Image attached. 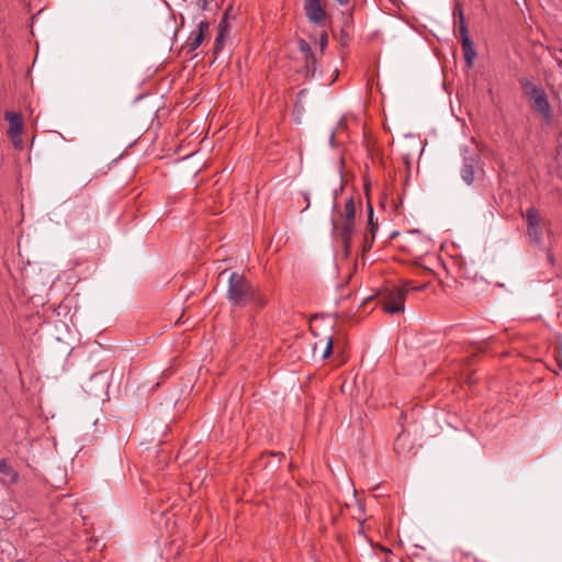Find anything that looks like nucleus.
Masks as SVG:
<instances>
[{
	"mask_svg": "<svg viewBox=\"0 0 562 562\" xmlns=\"http://www.w3.org/2000/svg\"><path fill=\"white\" fill-rule=\"evenodd\" d=\"M226 296L234 306L255 304L262 307L266 304V300L259 289L254 286L244 274L237 271L232 272L228 278Z\"/></svg>",
	"mask_w": 562,
	"mask_h": 562,
	"instance_id": "1",
	"label": "nucleus"
},
{
	"mask_svg": "<svg viewBox=\"0 0 562 562\" xmlns=\"http://www.w3.org/2000/svg\"><path fill=\"white\" fill-rule=\"evenodd\" d=\"M333 233L340 240L346 254H349L356 234V206L352 196L345 202L344 209L338 211L331 220Z\"/></svg>",
	"mask_w": 562,
	"mask_h": 562,
	"instance_id": "2",
	"label": "nucleus"
},
{
	"mask_svg": "<svg viewBox=\"0 0 562 562\" xmlns=\"http://www.w3.org/2000/svg\"><path fill=\"white\" fill-rule=\"evenodd\" d=\"M520 87L526 97L533 101V106L546 123L553 120V112L544 89L535 85L526 77L519 79Z\"/></svg>",
	"mask_w": 562,
	"mask_h": 562,
	"instance_id": "3",
	"label": "nucleus"
},
{
	"mask_svg": "<svg viewBox=\"0 0 562 562\" xmlns=\"http://www.w3.org/2000/svg\"><path fill=\"white\" fill-rule=\"evenodd\" d=\"M522 216L527 221L528 237L533 244L541 246L543 244V231L546 223L539 211L535 206H530Z\"/></svg>",
	"mask_w": 562,
	"mask_h": 562,
	"instance_id": "4",
	"label": "nucleus"
},
{
	"mask_svg": "<svg viewBox=\"0 0 562 562\" xmlns=\"http://www.w3.org/2000/svg\"><path fill=\"white\" fill-rule=\"evenodd\" d=\"M407 293L408 289L406 286H398L390 290L383 296V310L389 314H396L403 312Z\"/></svg>",
	"mask_w": 562,
	"mask_h": 562,
	"instance_id": "5",
	"label": "nucleus"
},
{
	"mask_svg": "<svg viewBox=\"0 0 562 562\" xmlns=\"http://www.w3.org/2000/svg\"><path fill=\"white\" fill-rule=\"evenodd\" d=\"M4 120L9 122V128L7 131L8 137L12 142L14 148L22 149L23 140V119L22 115L18 112L7 111L4 113Z\"/></svg>",
	"mask_w": 562,
	"mask_h": 562,
	"instance_id": "6",
	"label": "nucleus"
},
{
	"mask_svg": "<svg viewBox=\"0 0 562 562\" xmlns=\"http://www.w3.org/2000/svg\"><path fill=\"white\" fill-rule=\"evenodd\" d=\"M209 29L210 22L206 18L199 20L196 30H193L186 41L184 47L188 53L194 52L202 45L207 37Z\"/></svg>",
	"mask_w": 562,
	"mask_h": 562,
	"instance_id": "7",
	"label": "nucleus"
},
{
	"mask_svg": "<svg viewBox=\"0 0 562 562\" xmlns=\"http://www.w3.org/2000/svg\"><path fill=\"white\" fill-rule=\"evenodd\" d=\"M304 11L310 22L323 25L326 18V12L322 5V0H305Z\"/></svg>",
	"mask_w": 562,
	"mask_h": 562,
	"instance_id": "8",
	"label": "nucleus"
},
{
	"mask_svg": "<svg viewBox=\"0 0 562 562\" xmlns=\"http://www.w3.org/2000/svg\"><path fill=\"white\" fill-rule=\"evenodd\" d=\"M476 162V159L474 157H464L463 159V166L461 168V177L462 180L467 184H472L474 181V165Z\"/></svg>",
	"mask_w": 562,
	"mask_h": 562,
	"instance_id": "9",
	"label": "nucleus"
},
{
	"mask_svg": "<svg viewBox=\"0 0 562 562\" xmlns=\"http://www.w3.org/2000/svg\"><path fill=\"white\" fill-rule=\"evenodd\" d=\"M461 46H462L463 56H464V60L467 63V66L468 67H472L473 63H474V59L476 57V52H475L473 42L472 41L471 42L463 41Z\"/></svg>",
	"mask_w": 562,
	"mask_h": 562,
	"instance_id": "10",
	"label": "nucleus"
},
{
	"mask_svg": "<svg viewBox=\"0 0 562 562\" xmlns=\"http://www.w3.org/2000/svg\"><path fill=\"white\" fill-rule=\"evenodd\" d=\"M0 474L9 476L11 483H15L19 479V473L10 465L7 459L0 460Z\"/></svg>",
	"mask_w": 562,
	"mask_h": 562,
	"instance_id": "11",
	"label": "nucleus"
},
{
	"mask_svg": "<svg viewBox=\"0 0 562 562\" xmlns=\"http://www.w3.org/2000/svg\"><path fill=\"white\" fill-rule=\"evenodd\" d=\"M192 3L201 11L215 13L218 9L216 0H192Z\"/></svg>",
	"mask_w": 562,
	"mask_h": 562,
	"instance_id": "12",
	"label": "nucleus"
},
{
	"mask_svg": "<svg viewBox=\"0 0 562 562\" xmlns=\"http://www.w3.org/2000/svg\"><path fill=\"white\" fill-rule=\"evenodd\" d=\"M304 63H305L304 69H303L304 76L306 78L313 77L315 74L316 64H317V60H316L314 54H311L307 57H305Z\"/></svg>",
	"mask_w": 562,
	"mask_h": 562,
	"instance_id": "13",
	"label": "nucleus"
},
{
	"mask_svg": "<svg viewBox=\"0 0 562 562\" xmlns=\"http://www.w3.org/2000/svg\"><path fill=\"white\" fill-rule=\"evenodd\" d=\"M404 438H405L404 434L398 435L396 438V441L394 443V449L397 454L406 456L413 447L412 442H401Z\"/></svg>",
	"mask_w": 562,
	"mask_h": 562,
	"instance_id": "14",
	"label": "nucleus"
},
{
	"mask_svg": "<svg viewBox=\"0 0 562 562\" xmlns=\"http://www.w3.org/2000/svg\"><path fill=\"white\" fill-rule=\"evenodd\" d=\"M368 225L370 229V235L372 239H374L375 232L378 229V224L373 222V207L370 203L368 204Z\"/></svg>",
	"mask_w": 562,
	"mask_h": 562,
	"instance_id": "15",
	"label": "nucleus"
},
{
	"mask_svg": "<svg viewBox=\"0 0 562 562\" xmlns=\"http://www.w3.org/2000/svg\"><path fill=\"white\" fill-rule=\"evenodd\" d=\"M224 36H225V30L221 29L215 38L214 48H213L214 54H217L223 48Z\"/></svg>",
	"mask_w": 562,
	"mask_h": 562,
	"instance_id": "16",
	"label": "nucleus"
},
{
	"mask_svg": "<svg viewBox=\"0 0 562 562\" xmlns=\"http://www.w3.org/2000/svg\"><path fill=\"white\" fill-rule=\"evenodd\" d=\"M297 44H299V49L303 54L304 58L307 57L308 55L313 54L310 44L305 40L301 38Z\"/></svg>",
	"mask_w": 562,
	"mask_h": 562,
	"instance_id": "17",
	"label": "nucleus"
},
{
	"mask_svg": "<svg viewBox=\"0 0 562 562\" xmlns=\"http://www.w3.org/2000/svg\"><path fill=\"white\" fill-rule=\"evenodd\" d=\"M333 348H334V341H333V338L331 337H328L327 339V344H326V348L323 352V358L324 359H327L331 356L333 353Z\"/></svg>",
	"mask_w": 562,
	"mask_h": 562,
	"instance_id": "18",
	"label": "nucleus"
},
{
	"mask_svg": "<svg viewBox=\"0 0 562 562\" xmlns=\"http://www.w3.org/2000/svg\"><path fill=\"white\" fill-rule=\"evenodd\" d=\"M459 32H460V42H461V44L463 43V41L471 42V38L469 36V31H468V26L467 25H460Z\"/></svg>",
	"mask_w": 562,
	"mask_h": 562,
	"instance_id": "19",
	"label": "nucleus"
},
{
	"mask_svg": "<svg viewBox=\"0 0 562 562\" xmlns=\"http://www.w3.org/2000/svg\"><path fill=\"white\" fill-rule=\"evenodd\" d=\"M463 15H464V13H463L462 5L460 3H456L454 8H453V18L457 20V19L462 18Z\"/></svg>",
	"mask_w": 562,
	"mask_h": 562,
	"instance_id": "20",
	"label": "nucleus"
},
{
	"mask_svg": "<svg viewBox=\"0 0 562 562\" xmlns=\"http://www.w3.org/2000/svg\"><path fill=\"white\" fill-rule=\"evenodd\" d=\"M403 286H406L408 290L412 289V290H415V291H424L427 286V284H422V285H418V286H414L412 284L411 281L406 282Z\"/></svg>",
	"mask_w": 562,
	"mask_h": 562,
	"instance_id": "21",
	"label": "nucleus"
},
{
	"mask_svg": "<svg viewBox=\"0 0 562 562\" xmlns=\"http://www.w3.org/2000/svg\"><path fill=\"white\" fill-rule=\"evenodd\" d=\"M327 43H328V36H327V33H323L319 37V46H321V49L324 50L325 47L327 46Z\"/></svg>",
	"mask_w": 562,
	"mask_h": 562,
	"instance_id": "22",
	"label": "nucleus"
},
{
	"mask_svg": "<svg viewBox=\"0 0 562 562\" xmlns=\"http://www.w3.org/2000/svg\"><path fill=\"white\" fill-rule=\"evenodd\" d=\"M373 241H374V239H372V237L369 239V237L366 235L364 236L363 251L370 249L372 247Z\"/></svg>",
	"mask_w": 562,
	"mask_h": 562,
	"instance_id": "23",
	"label": "nucleus"
},
{
	"mask_svg": "<svg viewBox=\"0 0 562 562\" xmlns=\"http://www.w3.org/2000/svg\"><path fill=\"white\" fill-rule=\"evenodd\" d=\"M3 546L5 548H2V553L4 552V550H7L8 551V557H10L11 553L14 552L13 546L10 542H4Z\"/></svg>",
	"mask_w": 562,
	"mask_h": 562,
	"instance_id": "24",
	"label": "nucleus"
},
{
	"mask_svg": "<svg viewBox=\"0 0 562 562\" xmlns=\"http://www.w3.org/2000/svg\"><path fill=\"white\" fill-rule=\"evenodd\" d=\"M458 21H459V26L460 25H467L464 15L462 18L458 19Z\"/></svg>",
	"mask_w": 562,
	"mask_h": 562,
	"instance_id": "25",
	"label": "nucleus"
},
{
	"mask_svg": "<svg viewBox=\"0 0 562 562\" xmlns=\"http://www.w3.org/2000/svg\"><path fill=\"white\" fill-rule=\"evenodd\" d=\"M548 259H549V261H550V263H551V265H553V263H554L553 255H552L550 251H548Z\"/></svg>",
	"mask_w": 562,
	"mask_h": 562,
	"instance_id": "26",
	"label": "nucleus"
},
{
	"mask_svg": "<svg viewBox=\"0 0 562 562\" xmlns=\"http://www.w3.org/2000/svg\"><path fill=\"white\" fill-rule=\"evenodd\" d=\"M91 180H92V177H89L87 179L81 180L80 182H82L83 186H87Z\"/></svg>",
	"mask_w": 562,
	"mask_h": 562,
	"instance_id": "27",
	"label": "nucleus"
},
{
	"mask_svg": "<svg viewBox=\"0 0 562 562\" xmlns=\"http://www.w3.org/2000/svg\"><path fill=\"white\" fill-rule=\"evenodd\" d=\"M339 4H346L349 0H336Z\"/></svg>",
	"mask_w": 562,
	"mask_h": 562,
	"instance_id": "28",
	"label": "nucleus"
},
{
	"mask_svg": "<svg viewBox=\"0 0 562 562\" xmlns=\"http://www.w3.org/2000/svg\"><path fill=\"white\" fill-rule=\"evenodd\" d=\"M381 550H382L384 553H386V554L391 553V550H390V549L381 548Z\"/></svg>",
	"mask_w": 562,
	"mask_h": 562,
	"instance_id": "29",
	"label": "nucleus"
},
{
	"mask_svg": "<svg viewBox=\"0 0 562 562\" xmlns=\"http://www.w3.org/2000/svg\"><path fill=\"white\" fill-rule=\"evenodd\" d=\"M305 201L307 202V205H308L310 204V199H308L307 194L305 195Z\"/></svg>",
	"mask_w": 562,
	"mask_h": 562,
	"instance_id": "30",
	"label": "nucleus"
},
{
	"mask_svg": "<svg viewBox=\"0 0 562 562\" xmlns=\"http://www.w3.org/2000/svg\"><path fill=\"white\" fill-rule=\"evenodd\" d=\"M548 2H552L553 0H547Z\"/></svg>",
	"mask_w": 562,
	"mask_h": 562,
	"instance_id": "31",
	"label": "nucleus"
},
{
	"mask_svg": "<svg viewBox=\"0 0 562 562\" xmlns=\"http://www.w3.org/2000/svg\"><path fill=\"white\" fill-rule=\"evenodd\" d=\"M384 562H390V561H389L387 559H385V561H384Z\"/></svg>",
	"mask_w": 562,
	"mask_h": 562,
	"instance_id": "32",
	"label": "nucleus"
},
{
	"mask_svg": "<svg viewBox=\"0 0 562 562\" xmlns=\"http://www.w3.org/2000/svg\"><path fill=\"white\" fill-rule=\"evenodd\" d=\"M561 54H562V48L560 49Z\"/></svg>",
	"mask_w": 562,
	"mask_h": 562,
	"instance_id": "33",
	"label": "nucleus"
}]
</instances>
